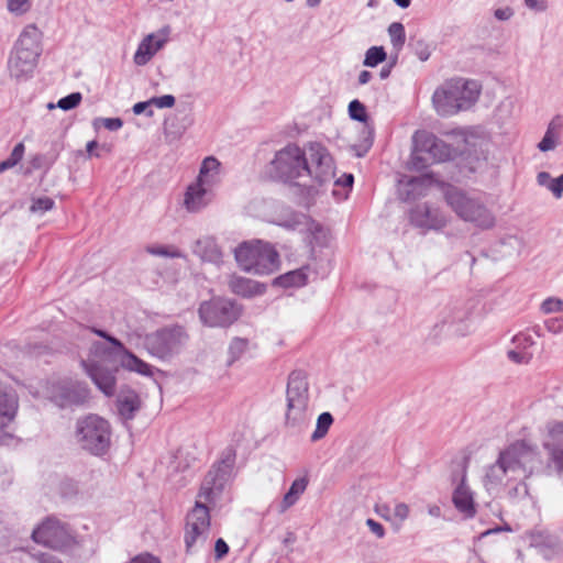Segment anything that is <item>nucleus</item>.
Segmentation results:
<instances>
[{"label":"nucleus","mask_w":563,"mask_h":563,"mask_svg":"<svg viewBox=\"0 0 563 563\" xmlns=\"http://www.w3.org/2000/svg\"><path fill=\"white\" fill-rule=\"evenodd\" d=\"M235 455L229 451L208 472L201 483L194 508L186 517L184 541L187 553L202 548L210 534V509L221 498L225 485L231 478Z\"/></svg>","instance_id":"f257e3e1"},{"label":"nucleus","mask_w":563,"mask_h":563,"mask_svg":"<svg viewBox=\"0 0 563 563\" xmlns=\"http://www.w3.org/2000/svg\"><path fill=\"white\" fill-rule=\"evenodd\" d=\"M542 467L543 461L537 445L516 441L500 451L496 462L487 468L484 485L488 492H494L514 484L507 493L508 497L511 500L522 499L528 496L525 481Z\"/></svg>","instance_id":"f03ea898"},{"label":"nucleus","mask_w":563,"mask_h":563,"mask_svg":"<svg viewBox=\"0 0 563 563\" xmlns=\"http://www.w3.org/2000/svg\"><path fill=\"white\" fill-rule=\"evenodd\" d=\"M272 177L283 181L310 178L318 185L334 178V163L328 150L320 143H310L306 151L287 145L275 154L269 165Z\"/></svg>","instance_id":"7ed1b4c3"},{"label":"nucleus","mask_w":563,"mask_h":563,"mask_svg":"<svg viewBox=\"0 0 563 563\" xmlns=\"http://www.w3.org/2000/svg\"><path fill=\"white\" fill-rule=\"evenodd\" d=\"M42 54V32L27 24L19 34L8 59V70L16 80L32 76Z\"/></svg>","instance_id":"20e7f679"},{"label":"nucleus","mask_w":563,"mask_h":563,"mask_svg":"<svg viewBox=\"0 0 563 563\" xmlns=\"http://www.w3.org/2000/svg\"><path fill=\"white\" fill-rule=\"evenodd\" d=\"M479 96V85L462 78L445 81L435 89L432 102L438 114L450 117L470 109Z\"/></svg>","instance_id":"39448f33"},{"label":"nucleus","mask_w":563,"mask_h":563,"mask_svg":"<svg viewBox=\"0 0 563 563\" xmlns=\"http://www.w3.org/2000/svg\"><path fill=\"white\" fill-rule=\"evenodd\" d=\"M238 265L246 273L268 275L277 271L279 255L269 244L262 241L244 242L234 250Z\"/></svg>","instance_id":"423d86ee"},{"label":"nucleus","mask_w":563,"mask_h":563,"mask_svg":"<svg viewBox=\"0 0 563 563\" xmlns=\"http://www.w3.org/2000/svg\"><path fill=\"white\" fill-rule=\"evenodd\" d=\"M455 150L428 131H417L412 136L410 169L422 170L433 163L450 161Z\"/></svg>","instance_id":"0eeeda50"},{"label":"nucleus","mask_w":563,"mask_h":563,"mask_svg":"<svg viewBox=\"0 0 563 563\" xmlns=\"http://www.w3.org/2000/svg\"><path fill=\"white\" fill-rule=\"evenodd\" d=\"M444 198L460 219L471 222L481 229L494 227V214L478 198L452 186L446 187Z\"/></svg>","instance_id":"6e6552de"},{"label":"nucleus","mask_w":563,"mask_h":563,"mask_svg":"<svg viewBox=\"0 0 563 563\" xmlns=\"http://www.w3.org/2000/svg\"><path fill=\"white\" fill-rule=\"evenodd\" d=\"M35 396H43L59 408L81 407L90 400V389L85 382L64 377L46 382Z\"/></svg>","instance_id":"1a4fd4ad"},{"label":"nucleus","mask_w":563,"mask_h":563,"mask_svg":"<svg viewBox=\"0 0 563 563\" xmlns=\"http://www.w3.org/2000/svg\"><path fill=\"white\" fill-rule=\"evenodd\" d=\"M309 383L303 371L297 369L289 374L286 388V415L287 427H298L306 422L309 406Z\"/></svg>","instance_id":"9d476101"},{"label":"nucleus","mask_w":563,"mask_h":563,"mask_svg":"<svg viewBox=\"0 0 563 563\" xmlns=\"http://www.w3.org/2000/svg\"><path fill=\"white\" fill-rule=\"evenodd\" d=\"M76 440L81 449L93 455H102L110 448V424L97 415H88L76 423Z\"/></svg>","instance_id":"9b49d317"},{"label":"nucleus","mask_w":563,"mask_h":563,"mask_svg":"<svg viewBox=\"0 0 563 563\" xmlns=\"http://www.w3.org/2000/svg\"><path fill=\"white\" fill-rule=\"evenodd\" d=\"M186 339L187 335L180 327L164 328L147 334L144 346L152 356L166 360L180 351Z\"/></svg>","instance_id":"f8f14e48"},{"label":"nucleus","mask_w":563,"mask_h":563,"mask_svg":"<svg viewBox=\"0 0 563 563\" xmlns=\"http://www.w3.org/2000/svg\"><path fill=\"white\" fill-rule=\"evenodd\" d=\"M239 314L240 310L235 303L221 297L203 301L199 307L200 320L211 328L228 327L239 318Z\"/></svg>","instance_id":"ddd939ff"},{"label":"nucleus","mask_w":563,"mask_h":563,"mask_svg":"<svg viewBox=\"0 0 563 563\" xmlns=\"http://www.w3.org/2000/svg\"><path fill=\"white\" fill-rule=\"evenodd\" d=\"M445 328L451 329L456 336L471 335L475 331L471 311L462 306L444 308L433 325L434 335L440 334Z\"/></svg>","instance_id":"4468645a"},{"label":"nucleus","mask_w":563,"mask_h":563,"mask_svg":"<svg viewBox=\"0 0 563 563\" xmlns=\"http://www.w3.org/2000/svg\"><path fill=\"white\" fill-rule=\"evenodd\" d=\"M32 539L54 550H63L74 541L67 526L55 518H47L38 525L32 532Z\"/></svg>","instance_id":"2eb2a0df"},{"label":"nucleus","mask_w":563,"mask_h":563,"mask_svg":"<svg viewBox=\"0 0 563 563\" xmlns=\"http://www.w3.org/2000/svg\"><path fill=\"white\" fill-rule=\"evenodd\" d=\"M92 351L95 354H99L102 351V360L82 361V366L96 386L104 395L112 396L115 391V376L113 368L106 365V360L109 355L103 351L101 343H95L92 345Z\"/></svg>","instance_id":"dca6fc26"},{"label":"nucleus","mask_w":563,"mask_h":563,"mask_svg":"<svg viewBox=\"0 0 563 563\" xmlns=\"http://www.w3.org/2000/svg\"><path fill=\"white\" fill-rule=\"evenodd\" d=\"M19 408V398L14 389L0 384V443L10 438L8 427L15 418Z\"/></svg>","instance_id":"f3484780"},{"label":"nucleus","mask_w":563,"mask_h":563,"mask_svg":"<svg viewBox=\"0 0 563 563\" xmlns=\"http://www.w3.org/2000/svg\"><path fill=\"white\" fill-rule=\"evenodd\" d=\"M543 448L559 471H563V422L554 421L547 426Z\"/></svg>","instance_id":"a211bd4d"},{"label":"nucleus","mask_w":563,"mask_h":563,"mask_svg":"<svg viewBox=\"0 0 563 563\" xmlns=\"http://www.w3.org/2000/svg\"><path fill=\"white\" fill-rule=\"evenodd\" d=\"M212 187L198 180L189 185L184 199V206L187 211L199 212L209 206L214 196Z\"/></svg>","instance_id":"6ab92c4d"},{"label":"nucleus","mask_w":563,"mask_h":563,"mask_svg":"<svg viewBox=\"0 0 563 563\" xmlns=\"http://www.w3.org/2000/svg\"><path fill=\"white\" fill-rule=\"evenodd\" d=\"M168 31L161 33H152L146 35L137 46L133 56V62L137 66L146 65L152 57L165 45L167 42Z\"/></svg>","instance_id":"aec40b11"},{"label":"nucleus","mask_w":563,"mask_h":563,"mask_svg":"<svg viewBox=\"0 0 563 563\" xmlns=\"http://www.w3.org/2000/svg\"><path fill=\"white\" fill-rule=\"evenodd\" d=\"M410 221L413 225L424 229H441L446 220L438 209H432L428 205H418L410 211Z\"/></svg>","instance_id":"412c9836"},{"label":"nucleus","mask_w":563,"mask_h":563,"mask_svg":"<svg viewBox=\"0 0 563 563\" xmlns=\"http://www.w3.org/2000/svg\"><path fill=\"white\" fill-rule=\"evenodd\" d=\"M534 344V339L528 332H520L512 338L514 347L507 354L508 357L518 364L528 363L531 353L528 351Z\"/></svg>","instance_id":"4be33fe9"},{"label":"nucleus","mask_w":563,"mask_h":563,"mask_svg":"<svg viewBox=\"0 0 563 563\" xmlns=\"http://www.w3.org/2000/svg\"><path fill=\"white\" fill-rule=\"evenodd\" d=\"M563 130V121L561 117H554L548 124L544 136L538 144L541 152L554 151L560 144V139Z\"/></svg>","instance_id":"5701e85b"},{"label":"nucleus","mask_w":563,"mask_h":563,"mask_svg":"<svg viewBox=\"0 0 563 563\" xmlns=\"http://www.w3.org/2000/svg\"><path fill=\"white\" fill-rule=\"evenodd\" d=\"M453 504L459 511L465 515V517L474 516V498L472 492L465 485V476H463L460 485L455 488L453 493Z\"/></svg>","instance_id":"b1692460"},{"label":"nucleus","mask_w":563,"mask_h":563,"mask_svg":"<svg viewBox=\"0 0 563 563\" xmlns=\"http://www.w3.org/2000/svg\"><path fill=\"white\" fill-rule=\"evenodd\" d=\"M229 287L232 292L243 297H252L265 291L264 285L236 275L230 277Z\"/></svg>","instance_id":"393cba45"},{"label":"nucleus","mask_w":563,"mask_h":563,"mask_svg":"<svg viewBox=\"0 0 563 563\" xmlns=\"http://www.w3.org/2000/svg\"><path fill=\"white\" fill-rule=\"evenodd\" d=\"M192 252L202 261L219 262L221 258V251L218 247L216 240L211 236H203L196 240L192 244Z\"/></svg>","instance_id":"a878e982"},{"label":"nucleus","mask_w":563,"mask_h":563,"mask_svg":"<svg viewBox=\"0 0 563 563\" xmlns=\"http://www.w3.org/2000/svg\"><path fill=\"white\" fill-rule=\"evenodd\" d=\"M141 401L137 394L133 390L121 391L117 399V408L121 418L130 420L140 409Z\"/></svg>","instance_id":"bb28decb"},{"label":"nucleus","mask_w":563,"mask_h":563,"mask_svg":"<svg viewBox=\"0 0 563 563\" xmlns=\"http://www.w3.org/2000/svg\"><path fill=\"white\" fill-rule=\"evenodd\" d=\"M219 172L220 162L213 156L206 157L200 166L197 180L205 185L214 186L219 181Z\"/></svg>","instance_id":"cd10ccee"},{"label":"nucleus","mask_w":563,"mask_h":563,"mask_svg":"<svg viewBox=\"0 0 563 563\" xmlns=\"http://www.w3.org/2000/svg\"><path fill=\"white\" fill-rule=\"evenodd\" d=\"M537 184L552 194L555 199L563 196V174L552 177L549 172H539L536 177Z\"/></svg>","instance_id":"c85d7f7f"},{"label":"nucleus","mask_w":563,"mask_h":563,"mask_svg":"<svg viewBox=\"0 0 563 563\" xmlns=\"http://www.w3.org/2000/svg\"><path fill=\"white\" fill-rule=\"evenodd\" d=\"M523 242L516 235H508L501 239L495 246L494 252L501 257L519 255L522 251Z\"/></svg>","instance_id":"c756f323"},{"label":"nucleus","mask_w":563,"mask_h":563,"mask_svg":"<svg viewBox=\"0 0 563 563\" xmlns=\"http://www.w3.org/2000/svg\"><path fill=\"white\" fill-rule=\"evenodd\" d=\"M307 267H301L278 276L277 278H275L274 285L284 288L302 287L307 284Z\"/></svg>","instance_id":"7c9ffc66"},{"label":"nucleus","mask_w":563,"mask_h":563,"mask_svg":"<svg viewBox=\"0 0 563 563\" xmlns=\"http://www.w3.org/2000/svg\"><path fill=\"white\" fill-rule=\"evenodd\" d=\"M307 486L308 479L306 477L295 479L280 503V512H284L294 506L299 499L300 495L303 494Z\"/></svg>","instance_id":"2f4dec72"},{"label":"nucleus","mask_w":563,"mask_h":563,"mask_svg":"<svg viewBox=\"0 0 563 563\" xmlns=\"http://www.w3.org/2000/svg\"><path fill=\"white\" fill-rule=\"evenodd\" d=\"M121 364L124 368L136 372L141 375L151 376L153 374L151 365L139 358L136 355L125 351Z\"/></svg>","instance_id":"473e14b6"},{"label":"nucleus","mask_w":563,"mask_h":563,"mask_svg":"<svg viewBox=\"0 0 563 563\" xmlns=\"http://www.w3.org/2000/svg\"><path fill=\"white\" fill-rule=\"evenodd\" d=\"M388 35L390 38V43L393 45L394 51L396 52V56L402 49L406 42V32L405 26L400 22H393L388 26Z\"/></svg>","instance_id":"72a5a7b5"},{"label":"nucleus","mask_w":563,"mask_h":563,"mask_svg":"<svg viewBox=\"0 0 563 563\" xmlns=\"http://www.w3.org/2000/svg\"><path fill=\"white\" fill-rule=\"evenodd\" d=\"M332 423H333L332 415L330 412H322L317 419V426H316V430L311 434V441L317 442V441L323 439L327 435Z\"/></svg>","instance_id":"f704fd0d"},{"label":"nucleus","mask_w":563,"mask_h":563,"mask_svg":"<svg viewBox=\"0 0 563 563\" xmlns=\"http://www.w3.org/2000/svg\"><path fill=\"white\" fill-rule=\"evenodd\" d=\"M387 55L383 46H372L365 53L363 65L367 67H376L386 59Z\"/></svg>","instance_id":"c9c22d12"},{"label":"nucleus","mask_w":563,"mask_h":563,"mask_svg":"<svg viewBox=\"0 0 563 563\" xmlns=\"http://www.w3.org/2000/svg\"><path fill=\"white\" fill-rule=\"evenodd\" d=\"M24 151H25L24 144L18 143L13 147L10 156L7 159L0 162V174L8 169L13 168L23 158Z\"/></svg>","instance_id":"e433bc0d"},{"label":"nucleus","mask_w":563,"mask_h":563,"mask_svg":"<svg viewBox=\"0 0 563 563\" xmlns=\"http://www.w3.org/2000/svg\"><path fill=\"white\" fill-rule=\"evenodd\" d=\"M82 96L80 92H73L62 99L58 100L57 106L54 103H48V109H54L55 107H58L59 109L64 111H68L71 109H75L80 102H81Z\"/></svg>","instance_id":"4c0bfd02"},{"label":"nucleus","mask_w":563,"mask_h":563,"mask_svg":"<svg viewBox=\"0 0 563 563\" xmlns=\"http://www.w3.org/2000/svg\"><path fill=\"white\" fill-rule=\"evenodd\" d=\"M247 341L241 338H235L232 340L229 346V361L228 364L231 365L235 361H238L246 351Z\"/></svg>","instance_id":"58836bf2"},{"label":"nucleus","mask_w":563,"mask_h":563,"mask_svg":"<svg viewBox=\"0 0 563 563\" xmlns=\"http://www.w3.org/2000/svg\"><path fill=\"white\" fill-rule=\"evenodd\" d=\"M146 252L152 255L162 256V257H170V258L183 257L181 252L175 246H164V245L147 246Z\"/></svg>","instance_id":"ea45409f"},{"label":"nucleus","mask_w":563,"mask_h":563,"mask_svg":"<svg viewBox=\"0 0 563 563\" xmlns=\"http://www.w3.org/2000/svg\"><path fill=\"white\" fill-rule=\"evenodd\" d=\"M54 200L49 197H40L32 200L30 211L35 214H43L54 207Z\"/></svg>","instance_id":"a19ab883"},{"label":"nucleus","mask_w":563,"mask_h":563,"mask_svg":"<svg viewBox=\"0 0 563 563\" xmlns=\"http://www.w3.org/2000/svg\"><path fill=\"white\" fill-rule=\"evenodd\" d=\"M349 115L352 120L366 122L367 113L365 106L357 99L352 100L349 104Z\"/></svg>","instance_id":"79ce46f5"},{"label":"nucleus","mask_w":563,"mask_h":563,"mask_svg":"<svg viewBox=\"0 0 563 563\" xmlns=\"http://www.w3.org/2000/svg\"><path fill=\"white\" fill-rule=\"evenodd\" d=\"M410 515V507L406 503H397L393 510V521L401 526Z\"/></svg>","instance_id":"37998d69"},{"label":"nucleus","mask_w":563,"mask_h":563,"mask_svg":"<svg viewBox=\"0 0 563 563\" xmlns=\"http://www.w3.org/2000/svg\"><path fill=\"white\" fill-rule=\"evenodd\" d=\"M541 311L545 314L563 311V300L556 297H549L541 303Z\"/></svg>","instance_id":"c03bdc74"},{"label":"nucleus","mask_w":563,"mask_h":563,"mask_svg":"<svg viewBox=\"0 0 563 563\" xmlns=\"http://www.w3.org/2000/svg\"><path fill=\"white\" fill-rule=\"evenodd\" d=\"M30 7V0H8V10L16 15L24 14Z\"/></svg>","instance_id":"a18cd8bd"},{"label":"nucleus","mask_w":563,"mask_h":563,"mask_svg":"<svg viewBox=\"0 0 563 563\" xmlns=\"http://www.w3.org/2000/svg\"><path fill=\"white\" fill-rule=\"evenodd\" d=\"M433 178L430 175H423L420 177H413L408 180L407 186L410 187L411 191L420 190L428 186H431Z\"/></svg>","instance_id":"49530a36"},{"label":"nucleus","mask_w":563,"mask_h":563,"mask_svg":"<svg viewBox=\"0 0 563 563\" xmlns=\"http://www.w3.org/2000/svg\"><path fill=\"white\" fill-rule=\"evenodd\" d=\"M153 106L159 109L172 108L175 106L176 99L173 95H164L161 97L151 98Z\"/></svg>","instance_id":"de8ad7c7"},{"label":"nucleus","mask_w":563,"mask_h":563,"mask_svg":"<svg viewBox=\"0 0 563 563\" xmlns=\"http://www.w3.org/2000/svg\"><path fill=\"white\" fill-rule=\"evenodd\" d=\"M98 122H101L109 131H118L123 125V121L120 118H99L95 120L93 124L97 125Z\"/></svg>","instance_id":"09e8293b"},{"label":"nucleus","mask_w":563,"mask_h":563,"mask_svg":"<svg viewBox=\"0 0 563 563\" xmlns=\"http://www.w3.org/2000/svg\"><path fill=\"white\" fill-rule=\"evenodd\" d=\"M544 325L547 330L553 334L563 332V318L554 317L545 320Z\"/></svg>","instance_id":"8fccbe9b"},{"label":"nucleus","mask_w":563,"mask_h":563,"mask_svg":"<svg viewBox=\"0 0 563 563\" xmlns=\"http://www.w3.org/2000/svg\"><path fill=\"white\" fill-rule=\"evenodd\" d=\"M152 106H153V103L151 102V99H148L147 101H142V102L135 103L133 106L132 110H133V113L136 115L145 113L147 117L151 118L154 114L153 110L151 109Z\"/></svg>","instance_id":"3c124183"},{"label":"nucleus","mask_w":563,"mask_h":563,"mask_svg":"<svg viewBox=\"0 0 563 563\" xmlns=\"http://www.w3.org/2000/svg\"><path fill=\"white\" fill-rule=\"evenodd\" d=\"M365 523L368 527L369 531L373 534H375L378 539H383L385 537L386 531L382 523L372 518L366 519Z\"/></svg>","instance_id":"603ef678"},{"label":"nucleus","mask_w":563,"mask_h":563,"mask_svg":"<svg viewBox=\"0 0 563 563\" xmlns=\"http://www.w3.org/2000/svg\"><path fill=\"white\" fill-rule=\"evenodd\" d=\"M229 552V545L223 539H218L214 544V555L217 560H221Z\"/></svg>","instance_id":"864d4df0"},{"label":"nucleus","mask_w":563,"mask_h":563,"mask_svg":"<svg viewBox=\"0 0 563 563\" xmlns=\"http://www.w3.org/2000/svg\"><path fill=\"white\" fill-rule=\"evenodd\" d=\"M129 563H161V561L150 553H142L133 558Z\"/></svg>","instance_id":"5fc2aeb1"},{"label":"nucleus","mask_w":563,"mask_h":563,"mask_svg":"<svg viewBox=\"0 0 563 563\" xmlns=\"http://www.w3.org/2000/svg\"><path fill=\"white\" fill-rule=\"evenodd\" d=\"M33 558L38 563H62V561L59 559H57L56 556L48 554V553L33 554Z\"/></svg>","instance_id":"6e6d98bb"},{"label":"nucleus","mask_w":563,"mask_h":563,"mask_svg":"<svg viewBox=\"0 0 563 563\" xmlns=\"http://www.w3.org/2000/svg\"><path fill=\"white\" fill-rule=\"evenodd\" d=\"M305 217L302 214H292V218L291 220L289 221H285L282 223L283 227L287 228V229H297L301 223H302V219Z\"/></svg>","instance_id":"4d7b16f0"},{"label":"nucleus","mask_w":563,"mask_h":563,"mask_svg":"<svg viewBox=\"0 0 563 563\" xmlns=\"http://www.w3.org/2000/svg\"><path fill=\"white\" fill-rule=\"evenodd\" d=\"M95 333L97 335L101 336V338H104L107 341H109L118 350H124L122 343L118 339L107 334L104 331H102V330H95Z\"/></svg>","instance_id":"13d9d810"},{"label":"nucleus","mask_w":563,"mask_h":563,"mask_svg":"<svg viewBox=\"0 0 563 563\" xmlns=\"http://www.w3.org/2000/svg\"><path fill=\"white\" fill-rule=\"evenodd\" d=\"M526 5L534 11H544L547 9L545 0H525Z\"/></svg>","instance_id":"bf43d9fd"},{"label":"nucleus","mask_w":563,"mask_h":563,"mask_svg":"<svg viewBox=\"0 0 563 563\" xmlns=\"http://www.w3.org/2000/svg\"><path fill=\"white\" fill-rule=\"evenodd\" d=\"M512 15V10L509 8L497 9L495 11V18L500 21H506Z\"/></svg>","instance_id":"052dcab7"},{"label":"nucleus","mask_w":563,"mask_h":563,"mask_svg":"<svg viewBox=\"0 0 563 563\" xmlns=\"http://www.w3.org/2000/svg\"><path fill=\"white\" fill-rule=\"evenodd\" d=\"M376 512L387 521H393V516H390V508L388 505H382L376 507Z\"/></svg>","instance_id":"680f3d73"},{"label":"nucleus","mask_w":563,"mask_h":563,"mask_svg":"<svg viewBox=\"0 0 563 563\" xmlns=\"http://www.w3.org/2000/svg\"><path fill=\"white\" fill-rule=\"evenodd\" d=\"M512 109H514V102L511 100H505L499 104L497 110L499 113L505 112L506 115H510Z\"/></svg>","instance_id":"e2e57ef3"},{"label":"nucleus","mask_w":563,"mask_h":563,"mask_svg":"<svg viewBox=\"0 0 563 563\" xmlns=\"http://www.w3.org/2000/svg\"><path fill=\"white\" fill-rule=\"evenodd\" d=\"M336 185H342V186H345V187H351L352 184H353V175L352 174H345L343 176V179H338L335 181Z\"/></svg>","instance_id":"0e129e2a"},{"label":"nucleus","mask_w":563,"mask_h":563,"mask_svg":"<svg viewBox=\"0 0 563 563\" xmlns=\"http://www.w3.org/2000/svg\"><path fill=\"white\" fill-rule=\"evenodd\" d=\"M511 531L510 527L509 526H505L504 528H500V527H497V528H494V529H488L486 531H484L483 533H481L479 538H485L487 536H490L493 533H497V532H500V531Z\"/></svg>","instance_id":"69168bd1"},{"label":"nucleus","mask_w":563,"mask_h":563,"mask_svg":"<svg viewBox=\"0 0 563 563\" xmlns=\"http://www.w3.org/2000/svg\"><path fill=\"white\" fill-rule=\"evenodd\" d=\"M372 78V74L368 70H362L358 75V82L361 85L367 84Z\"/></svg>","instance_id":"338daca9"},{"label":"nucleus","mask_w":563,"mask_h":563,"mask_svg":"<svg viewBox=\"0 0 563 563\" xmlns=\"http://www.w3.org/2000/svg\"><path fill=\"white\" fill-rule=\"evenodd\" d=\"M428 514L431 517L439 518L441 516V508L438 505L428 506Z\"/></svg>","instance_id":"774afa93"}]
</instances>
